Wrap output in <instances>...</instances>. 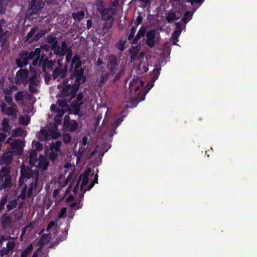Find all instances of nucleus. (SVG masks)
<instances>
[{
  "mask_svg": "<svg viewBox=\"0 0 257 257\" xmlns=\"http://www.w3.org/2000/svg\"><path fill=\"white\" fill-rule=\"evenodd\" d=\"M81 65L80 57L75 55L69 69V78L64 79L63 82L58 85V88L61 89L62 95L70 96L69 100L74 98L80 85L86 81L84 71L81 67Z\"/></svg>",
  "mask_w": 257,
  "mask_h": 257,
  "instance_id": "1",
  "label": "nucleus"
},
{
  "mask_svg": "<svg viewBox=\"0 0 257 257\" xmlns=\"http://www.w3.org/2000/svg\"><path fill=\"white\" fill-rule=\"evenodd\" d=\"M98 11L100 13L102 20L104 21L102 29L103 31H107L112 27L113 22V16L116 14V10L112 8H108L102 9L98 8Z\"/></svg>",
  "mask_w": 257,
  "mask_h": 257,
  "instance_id": "2",
  "label": "nucleus"
},
{
  "mask_svg": "<svg viewBox=\"0 0 257 257\" xmlns=\"http://www.w3.org/2000/svg\"><path fill=\"white\" fill-rule=\"evenodd\" d=\"M20 174L21 176L18 181V186L19 187H21L24 185L25 180L27 181L28 179L34 177L36 183L39 179V172L38 171H34L31 169V167H25L24 164L21 167Z\"/></svg>",
  "mask_w": 257,
  "mask_h": 257,
  "instance_id": "3",
  "label": "nucleus"
},
{
  "mask_svg": "<svg viewBox=\"0 0 257 257\" xmlns=\"http://www.w3.org/2000/svg\"><path fill=\"white\" fill-rule=\"evenodd\" d=\"M10 173L9 167H3L0 170V190L12 186V179Z\"/></svg>",
  "mask_w": 257,
  "mask_h": 257,
  "instance_id": "4",
  "label": "nucleus"
},
{
  "mask_svg": "<svg viewBox=\"0 0 257 257\" xmlns=\"http://www.w3.org/2000/svg\"><path fill=\"white\" fill-rule=\"evenodd\" d=\"M38 31V28L37 27L32 28L25 37V42L28 43L37 42L48 32L47 30L42 29L34 36Z\"/></svg>",
  "mask_w": 257,
  "mask_h": 257,
  "instance_id": "5",
  "label": "nucleus"
},
{
  "mask_svg": "<svg viewBox=\"0 0 257 257\" xmlns=\"http://www.w3.org/2000/svg\"><path fill=\"white\" fill-rule=\"evenodd\" d=\"M38 31V28L37 27L32 28L25 37V42L28 43L37 42L48 32L47 30L42 29L34 36Z\"/></svg>",
  "mask_w": 257,
  "mask_h": 257,
  "instance_id": "6",
  "label": "nucleus"
},
{
  "mask_svg": "<svg viewBox=\"0 0 257 257\" xmlns=\"http://www.w3.org/2000/svg\"><path fill=\"white\" fill-rule=\"evenodd\" d=\"M29 71L27 69H20L16 74L15 83L17 85L23 84L26 85L28 83Z\"/></svg>",
  "mask_w": 257,
  "mask_h": 257,
  "instance_id": "7",
  "label": "nucleus"
},
{
  "mask_svg": "<svg viewBox=\"0 0 257 257\" xmlns=\"http://www.w3.org/2000/svg\"><path fill=\"white\" fill-rule=\"evenodd\" d=\"M68 72L67 65L65 64L63 67H56L52 71V76L54 80L58 79V81L63 80Z\"/></svg>",
  "mask_w": 257,
  "mask_h": 257,
  "instance_id": "8",
  "label": "nucleus"
},
{
  "mask_svg": "<svg viewBox=\"0 0 257 257\" xmlns=\"http://www.w3.org/2000/svg\"><path fill=\"white\" fill-rule=\"evenodd\" d=\"M43 0H31L29 3L31 14H37L44 6Z\"/></svg>",
  "mask_w": 257,
  "mask_h": 257,
  "instance_id": "9",
  "label": "nucleus"
},
{
  "mask_svg": "<svg viewBox=\"0 0 257 257\" xmlns=\"http://www.w3.org/2000/svg\"><path fill=\"white\" fill-rule=\"evenodd\" d=\"M19 58L16 59V64L18 67L23 68L28 64L29 59L28 57V51H23L19 53Z\"/></svg>",
  "mask_w": 257,
  "mask_h": 257,
  "instance_id": "10",
  "label": "nucleus"
},
{
  "mask_svg": "<svg viewBox=\"0 0 257 257\" xmlns=\"http://www.w3.org/2000/svg\"><path fill=\"white\" fill-rule=\"evenodd\" d=\"M145 83L143 81L140 80L138 77L134 76L133 79L129 83V89L131 91L134 90L135 92H137L140 87H143Z\"/></svg>",
  "mask_w": 257,
  "mask_h": 257,
  "instance_id": "11",
  "label": "nucleus"
},
{
  "mask_svg": "<svg viewBox=\"0 0 257 257\" xmlns=\"http://www.w3.org/2000/svg\"><path fill=\"white\" fill-rule=\"evenodd\" d=\"M22 142L20 140H15L10 144L12 152L17 155L22 154L23 148L22 146Z\"/></svg>",
  "mask_w": 257,
  "mask_h": 257,
  "instance_id": "12",
  "label": "nucleus"
},
{
  "mask_svg": "<svg viewBox=\"0 0 257 257\" xmlns=\"http://www.w3.org/2000/svg\"><path fill=\"white\" fill-rule=\"evenodd\" d=\"M56 63V59L54 60H49V58L44 57L43 62L42 63L43 72H50L53 70V67Z\"/></svg>",
  "mask_w": 257,
  "mask_h": 257,
  "instance_id": "13",
  "label": "nucleus"
},
{
  "mask_svg": "<svg viewBox=\"0 0 257 257\" xmlns=\"http://www.w3.org/2000/svg\"><path fill=\"white\" fill-rule=\"evenodd\" d=\"M156 36V32L155 30H151L149 31L146 35V45L150 48H153L155 45V38Z\"/></svg>",
  "mask_w": 257,
  "mask_h": 257,
  "instance_id": "14",
  "label": "nucleus"
},
{
  "mask_svg": "<svg viewBox=\"0 0 257 257\" xmlns=\"http://www.w3.org/2000/svg\"><path fill=\"white\" fill-rule=\"evenodd\" d=\"M153 85L148 84L142 90H141L138 94L137 99L139 102L145 100L146 94L152 88Z\"/></svg>",
  "mask_w": 257,
  "mask_h": 257,
  "instance_id": "15",
  "label": "nucleus"
},
{
  "mask_svg": "<svg viewBox=\"0 0 257 257\" xmlns=\"http://www.w3.org/2000/svg\"><path fill=\"white\" fill-rule=\"evenodd\" d=\"M2 226L3 228L6 229L9 227L12 223V217L6 214H3L1 217Z\"/></svg>",
  "mask_w": 257,
  "mask_h": 257,
  "instance_id": "16",
  "label": "nucleus"
},
{
  "mask_svg": "<svg viewBox=\"0 0 257 257\" xmlns=\"http://www.w3.org/2000/svg\"><path fill=\"white\" fill-rule=\"evenodd\" d=\"M110 75L109 71L102 70L100 74V81L98 84V86L101 87L105 84L107 82Z\"/></svg>",
  "mask_w": 257,
  "mask_h": 257,
  "instance_id": "17",
  "label": "nucleus"
},
{
  "mask_svg": "<svg viewBox=\"0 0 257 257\" xmlns=\"http://www.w3.org/2000/svg\"><path fill=\"white\" fill-rule=\"evenodd\" d=\"M83 104V102H80L74 99L71 103V106L73 111V113L75 115H79L80 107Z\"/></svg>",
  "mask_w": 257,
  "mask_h": 257,
  "instance_id": "18",
  "label": "nucleus"
},
{
  "mask_svg": "<svg viewBox=\"0 0 257 257\" xmlns=\"http://www.w3.org/2000/svg\"><path fill=\"white\" fill-rule=\"evenodd\" d=\"M50 129L47 130L44 128L41 130L38 135V139L41 141H46L50 139Z\"/></svg>",
  "mask_w": 257,
  "mask_h": 257,
  "instance_id": "19",
  "label": "nucleus"
},
{
  "mask_svg": "<svg viewBox=\"0 0 257 257\" xmlns=\"http://www.w3.org/2000/svg\"><path fill=\"white\" fill-rule=\"evenodd\" d=\"M37 152L36 150H32L30 151L29 154V165L31 168H33L35 166V164L38 162Z\"/></svg>",
  "mask_w": 257,
  "mask_h": 257,
  "instance_id": "20",
  "label": "nucleus"
},
{
  "mask_svg": "<svg viewBox=\"0 0 257 257\" xmlns=\"http://www.w3.org/2000/svg\"><path fill=\"white\" fill-rule=\"evenodd\" d=\"M16 105H10V106L6 108V104L2 105V112L5 113L7 115H13L14 112H18L17 108H15Z\"/></svg>",
  "mask_w": 257,
  "mask_h": 257,
  "instance_id": "21",
  "label": "nucleus"
},
{
  "mask_svg": "<svg viewBox=\"0 0 257 257\" xmlns=\"http://www.w3.org/2000/svg\"><path fill=\"white\" fill-rule=\"evenodd\" d=\"M29 90L31 93H36L38 92V89L35 86L39 85L40 81L38 79L28 80Z\"/></svg>",
  "mask_w": 257,
  "mask_h": 257,
  "instance_id": "22",
  "label": "nucleus"
},
{
  "mask_svg": "<svg viewBox=\"0 0 257 257\" xmlns=\"http://www.w3.org/2000/svg\"><path fill=\"white\" fill-rule=\"evenodd\" d=\"M45 41L48 44H51L52 49H55L57 48L58 41L55 36L52 35H48L45 38Z\"/></svg>",
  "mask_w": 257,
  "mask_h": 257,
  "instance_id": "23",
  "label": "nucleus"
},
{
  "mask_svg": "<svg viewBox=\"0 0 257 257\" xmlns=\"http://www.w3.org/2000/svg\"><path fill=\"white\" fill-rule=\"evenodd\" d=\"M62 145V142L60 141H57L55 142H52L49 145V148L50 151H54L61 153V146Z\"/></svg>",
  "mask_w": 257,
  "mask_h": 257,
  "instance_id": "24",
  "label": "nucleus"
},
{
  "mask_svg": "<svg viewBox=\"0 0 257 257\" xmlns=\"http://www.w3.org/2000/svg\"><path fill=\"white\" fill-rule=\"evenodd\" d=\"M10 120L7 118H4L2 121V130L5 133H10L12 126L9 124Z\"/></svg>",
  "mask_w": 257,
  "mask_h": 257,
  "instance_id": "25",
  "label": "nucleus"
},
{
  "mask_svg": "<svg viewBox=\"0 0 257 257\" xmlns=\"http://www.w3.org/2000/svg\"><path fill=\"white\" fill-rule=\"evenodd\" d=\"M146 32V29L143 27H142L139 30L135 38L132 41V44H137L139 40H140L142 37H143Z\"/></svg>",
  "mask_w": 257,
  "mask_h": 257,
  "instance_id": "26",
  "label": "nucleus"
},
{
  "mask_svg": "<svg viewBox=\"0 0 257 257\" xmlns=\"http://www.w3.org/2000/svg\"><path fill=\"white\" fill-rule=\"evenodd\" d=\"M50 109L51 111L57 113L56 115L60 117H62V116L66 112V111L64 110V109L62 107H58L56 105L54 104L51 105Z\"/></svg>",
  "mask_w": 257,
  "mask_h": 257,
  "instance_id": "27",
  "label": "nucleus"
},
{
  "mask_svg": "<svg viewBox=\"0 0 257 257\" xmlns=\"http://www.w3.org/2000/svg\"><path fill=\"white\" fill-rule=\"evenodd\" d=\"M84 12L83 10L78 11L72 14V18L75 21L79 22L83 19Z\"/></svg>",
  "mask_w": 257,
  "mask_h": 257,
  "instance_id": "28",
  "label": "nucleus"
},
{
  "mask_svg": "<svg viewBox=\"0 0 257 257\" xmlns=\"http://www.w3.org/2000/svg\"><path fill=\"white\" fill-rule=\"evenodd\" d=\"M48 164V163L44 160H38L34 167H36L37 169H41L42 171H45L47 169Z\"/></svg>",
  "mask_w": 257,
  "mask_h": 257,
  "instance_id": "29",
  "label": "nucleus"
},
{
  "mask_svg": "<svg viewBox=\"0 0 257 257\" xmlns=\"http://www.w3.org/2000/svg\"><path fill=\"white\" fill-rule=\"evenodd\" d=\"M18 204V199H15L8 201V203L6 205L7 212H10L13 209L15 208Z\"/></svg>",
  "mask_w": 257,
  "mask_h": 257,
  "instance_id": "30",
  "label": "nucleus"
},
{
  "mask_svg": "<svg viewBox=\"0 0 257 257\" xmlns=\"http://www.w3.org/2000/svg\"><path fill=\"white\" fill-rule=\"evenodd\" d=\"M44 55H39L34 59L32 65L34 66L42 67V63L44 59Z\"/></svg>",
  "mask_w": 257,
  "mask_h": 257,
  "instance_id": "31",
  "label": "nucleus"
},
{
  "mask_svg": "<svg viewBox=\"0 0 257 257\" xmlns=\"http://www.w3.org/2000/svg\"><path fill=\"white\" fill-rule=\"evenodd\" d=\"M41 48H37L34 51H31L30 53L28 52V57L29 60L35 59V57L40 55Z\"/></svg>",
  "mask_w": 257,
  "mask_h": 257,
  "instance_id": "32",
  "label": "nucleus"
},
{
  "mask_svg": "<svg viewBox=\"0 0 257 257\" xmlns=\"http://www.w3.org/2000/svg\"><path fill=\"white\" fill-rule=\"evenodd\" d=\"M89 175V172L88 171H86L83 176H82V182L80 186L81 190H83V188L86 186L89 182L88 176Z\"/></svg>",
  "mask_w": 257,
  "mask_h": 257,
  "instance_id": "33",
  "label": "nucleus"
},
{
  "mask_svg": "<svg viewBox=\"0 0 257 257\" xmlns=\"http://www.w3.org/2000/svg\"><path fill=\"white\" fill-rule=\"evenodd\" d=\"M68 230H65L64 231L62 232V234L60 235L55 240V242H54V244L55 245H58L60 242L63 241V240H65L67 238V236L68 234Z\"/></svg>",
  "mask_w": 257,
  "mask_h": 257,
  "instance_id": "34",
  "label": "nucleus"
},
{
  "mask_svg": "<svg viewBox=\"0 0 257 257\" xmlns=\"http://www.w3.org/2000/svg\"><path fill=\"white\" fill-rule=\"evenodd\" d=\"M67 127L71 132H74L78 128V123L75 120L70 121L67 125Z\"/></svg>",
  "mask_w": 257,
  "mask_h": 257,
  "instance_id": "35",
  "label": "nucleus"
},
{
  "mask_svg": "<svg viewBox=\"0 0 257 257\" xmlns=\"http://www.w3.org/2000/svg\"><path fill=\"white\" fill-rule=\"evenodd\" d=\"M8 196L5 194L3 195L0 199V213L4 209L6 204L8 202Z\"/></svg>",
  "mask_w": 257,
  "mask_h": 257,
  "instance_id": "36",
  "label": "nucleus"
},
{
  "mask_svg": "<svg viewBox=\"0 0 257 257\" xmlns=\"http://www.w3.org/2000/svg\"><path fill=\"white\" fill-rule=\"evenodd\" d=\"M24 130L20 127L14 129L12 132V136L15 137H22L24 134Z\"/></svg>",
  "mask_w": 257,
  "mask_h": 257,
  "instance_id": "37",
  "label": "nucleus"
},
{
  "mask_svg": "<svg viewBox=\"0 0 257 257\" xmlns=\"http://www.w3.org/2000/svg\"><path fill=\"white\" fill-rule=\"evenodd\" d=\"M179 19V17H177L176 13L174 12H169L166 17V20L169 23H171Z\"/></svg>",
  "mask_w": 257,
  "mask_h": 257,
  "instance_id": "38",
  "label": "nucleus"
},
{
  "mask_svg": "<svg viewBox=\"0 0 257 257\" xmlns=\"http://www.w3.org/2000/svg\"><path fill=\"white\" fill-rule=\"evenodd\" d=\"M54 128L50 129V139H57L60 136V133L59 132H57L55 130L57 129V126L55 125H54Z\"/></svg>",
  "mask_w": 257,
  "mask_h": 257,
  "instance_id": "39",
  "label": "nucleus"
},
{
  "mask_svg": "<svg viewBox=\"0 0 257 257\" xmlns=\"http://www.w3.org/2000/svg\"><path fill=\"white\" fill-rule=\"evenodd\" d=\"M19 122L20 124L26 126L29 124L30 122V117L28 116L23 117V116H20L19 118Z\"/></svg>",
  "mask_w": 257,
  "mask_h": 257,
  "instance_id": "40",
  "label": "nucleus"
},
{
  "mask_svg": "<svg viewBox=\"0 0 257 257\" xmlns=\"http://www.w3.org/2000/svg\"><path fill=\"white\" fill-rule=\"evenodd\" d=\"M33 249V246L32 244L31 243L22 252L21 257H27L30 253L32 251Z\"/></svg>",
  "mask_w": 257,
  "mask_h": 257,
  "instance_id": "41",
  "label": "nucleus"
},
{
  "mask_svg": "<svg viewBox=\"0 0 257 257\" xmlns=\"http://www.w3.org/2000/svg\"><path fill=\"white\" fill-rule=\"evenodd\" d=\"M38 182L36 183V181L34 179V181H33L29 185V189L27 192V196L30 198L32 195L33 190L36 188Z\"/></svg>",
  "mask_w": 257,
  "mask_h": 257,
  "instance_id": "42",
  "label": "nucleus"
},
{
  "mask_svg": "<svg viewBox=\"0 0 257 257\" xmlns=\"http://www.w3.org/2000/svg\"><path fill=\"white\" fill-rule=\"evenodd\" d=\"M109 63L110 65L118 66L119 61L117 57L114 55H110L108 57Z\"/></svg>",
  "mask_w": 257,
  "mask_h": 257,
  "instance_id": "43",
  "label": "nucleus"
},
{
  "mask_svg": "<svg viewBox=\"0 0 257 257\" xmlns=\"http://www.w3.org/2000/svg\"><path fill=\"white\" fill-rule=\"evenodd\" d=\"M68 51L67 43L65 41H63L61 43V47H60V57H64Z\"/></svg>",
  "mask_w": 257,
  "mask_h": 257,
  "instance_id": "44",
  "label": "nucleus"
},
{
  "mask_svg": "<svg viewBox=\"0 0 257 257\" xmlns=\"http://www.w3.org/2000/svg\"><path fill=\"white\" fill-rule=\"evenodd\" d=\"M161 68L159 67H156L154 69L152 73V77L151 80L154 82L159 77V76L160 74V71Z\"/></svg>",
  "mask_w": 257,
  "mask_h": 257,
  "instance_id": "45",
  "label": "nucleus"
},
{
  "mask_svg": "<svg viewBox=\"0 0 257 257\" xmlns=\"http://www.w3.org/2000/svg\"><path fill=\"white\" fill-rule=\"evenodd\" d=\"M193 13H191L190 11H187L184 15L183 18L182 19V21L184 23H187L189 22L192 16Z\"/></svg>",
  "mask_w": 257,
  "mask_h": 257,
  "instance_id": "46",
  "label": "nucleus"
},
{
  "mask_svg": "<svg viewBox=\"0 0 257 257\" xmlns=\"http://www.w3.org/2000/svg\"><path fill=\"white\" fill-rule=\"evenodd\" d=\"M24 98L23 91L17 92L15 95V99L17 102L22 101Z\"/></svg>",
  "mask_w": 257,
  "mask_h": 257,
  "instance_id": "47",
  "label": "nucleus"
},
{
  "mask_svg": "<svg viewBox=\"0 0 257 257\" xmlns=\"http://www.w3.org/2000/svg\"><path fill=\"white\" fill-rule=\"evenodd\" d=\"M3 159L7 164H9L13 161V156L12 154L6 153L3 155Z\"/></svg>",
  "mask_w": 257,
  "mask_h": 257,
  "instance_id": "48",
  "label": "nucleus"
},
{
  "mask_svg": "<svg viewBox=\"0 0 257 257\" xmlns=\"http://www.w3.org/2000/svg\"><path fill=\"white\" fill-rule=\"evenodd\" d=\"M8 3H6V0H0V14H3L5 13Z\"/></svg>",
  "mask_w": 257,
  "mask_h": 257,
  "instance_id": "49",
  "label": "nucleus"
},
{
  "mask_svg": "<svg viewBox=\"0 0 257 257\" xmlns=\"http://www.w3.org/2000/svg\"><path fill=\"white\" fill-rule=\"evenodd\" d=\"M59 153V152L51 151L48 156L49 159L52 162H54L57 160Z\"/></svg>",
  "mask_w": 257,
  "mask_h": 257,
  "instance_id": "50",
  "label": "nucleus"
},
{
  "mask_svg": "<svg viewBox=\"0 0 257 257\" xmlns=\"http://www.w3.org/2000/svg\"><path fill=\"white\" fill-rule=\"evenodd\" d=\"M31 70V75L29 77H28V80H35L37 79V72L35 69L33 68L30 66Z\"/></svg>",
  "mask_w": 257,
  "mask_h": 257,
  "instance_id": "51",
  "label": "nucleus"
},
{
  "mask_svg": "<svg viewBox=\"0 0 257 257\" xmlns=\"http://www.w3.org/2000/svg\"><path fill=\"white\" fill-rule=\"evenodd\" d=\"M63 141L65 144H68L71 141L72 137L68 134H64L62 135Z\"/></svg>",
  "mask_w": 257,
  "mask_h": 257,
  "instance_id": "52",
  "label": "nucleus"
},
{
  "mask_svg": "<svg viewBox=\"0 0 257 257\" xmlns=\"http://www.w3.org/2000/svg\"><path fill=\"white\" fill-rule=\"evenodd\" d=\"M136 30H137V26L132 27V28L130 30V33L129 34V35L127 37V40L128 41L133 40L135 34L136 32Z\"/></svg>",
  "mask_w": 257,
  "mask_h": 257,
  "instance_id": "53",
  "label": "nucleus"
},
{
  "mask_svg": "<svg viewBox=\"0 0 257 257\" xmlns=\"http://www.w3.org/2000/svg\"><path fill=\"white\" fill-rule=\"evenodd\" d=\"M66 53L67 54L66 55V64H67V63H69L70 61L71 63L72 62L73 57L72 58L73 53L72 51L70 49H69V51Z\"/></svg>",
  "mask_w": 257,
  "mask_h": 257,
  "instance_id": "54",
  "label": "nucleus"
},
{
  "mask_svg": "<svg viewBox=\"0 0 257 257\" xmlns=\"http://www.w3.org/2000/svg\"><path fill=\"white\" fill-rule=\"evenodd\" d=\"M126 42V40L119 41L116 44V48L120 51H122L124 49V45Z\"/></svg>",
  "mask_w": 257,
  "mask_h": 257,
  "instance_id": "55",
  "label": "nucleus"
},
{
  "mask_svg": "<svg viewBox=\"0 0 257 257\" xmlns=\"http://www.w3.org/2000/svg\"><path fill=\"white\" fill-rule=\"evenodd\" d=\"M27 186L25 185L22 189V190L20 194V196L22 199L24 200L26 198V194H27Z\"/></svg>",
  "mask_w": 257,
  "mask_h": 257,
  "instance_id": "56",
  "label": "nucleus"
},
{
  "mask_svg": "<svg viewBox=\"0 0 257 257\" xmlns=\"http://www.w3.org/2000/svg\"><path fill=\"white\" fill-rule=\"evenodd\" d=\"M43 73L44 74L45 82L47 84H48L51 77H52V74H50L49 72L48 71H45Z\"/></svg>",
  "mask_w": 257,
  "mask_h": 257,
  "instance_id": "57",
  "label": "nucleus"
},
{
  "mask_svg": "<svg viewBox=\"0 0 257 257\" xmlns=\"http://www.w3.org/2000/svg\"><path fill=\"white\" fill-rule=\"evenodd\" d=\"M57 102L60 107H63L67 105V101L66 99H58L57 101Z\"/></svg>",
  "mask_w": 257,
  "mask_h": 257,
  "instance_id": "58",
  "label": "nucleus"
},
{
  "mask_svg": "<svg viewBox=\"0 0 257 257\" xmlns=\"http://www.w3.org/2000/svg\"><path fill=\"white\" fill-rule=\"evenodd\" d=\"M16 243L14 241H8L7 243L6 247L10 250V251H12L14 247H15Z\"/></svg>",
  "mask_w": 257,
  "mask_h": 257,
  "instance_id": "59",
  "label": "nucleus"
},
{
  "mask_svg": "<svg viewBox=\"0 0 257 257\" xmlns=\"http://www.w3.org/2000/svg\"><path fill=\"white\" fill-rule=\"evenodd\" d=\"M9 252L10 250L6 247H4L0 250V256L3 257L8 255Z\"/></svg>",
  "mask_w": 257,
  "mask_h": 257,
  "instance_id": "60",
  "label": "nucleus"
},
{
  "mask_svg": "<svg viewBox=\"0 0 257 257\" xmlns=\"http://www.w3.org/2000/svg\"><path fill=\"white\" fill-rule=\"evenodd\" d=\"M138 2L142 3L143 4V7L146 8V7H150L152 0H137Z\"/></svg>",
  "mask_w": 257,
  "mask_h": 257,
  "instance_id": "61",
  "label": "nucleus"
},
{
  "mask_svg": "<svg viewBox=\"0 0 257 257\" xmlns=\"http://www.w3.org/2000/svg\"><path fill=\"white\" fill-rule=\"evenodd\" d=\"M4 99L6 102L8 103L10 105H15L14 103L13 102V98L12 96L5 95Z\"/></svg>",
  "mask_w": 257,
  "mask_h": 257,
  "instance_id": "62",
  "label": "nucleus"
},
{
  "mask_svg": "<svg viewBox=\"0 0 257 257\" xmlns=\"http://www.w3.org/2000/svg\"><path fill=\"white\" fill-rule=\"evenodd\" d=\"M117 69H118V66L110 65V67L109 69V72L110 74H111L112 75V76H113L115 74Z\"/></svg>",
  "mask_w": 257,
  "mask_h": 257,
  "instance_id": "63",
  "label": "nucleus"
},
{
  "mask_svg": "<svg viewBox=\"0 0 257 257\" xmlns=\"http://www.w3.org/2000/svg\"><path fill=\"white\" fill-rule=\"evenodd\" d=\"M66 214V208L63 207L58 214V218L60 219L63 218Z\"/></svg>",
  "mask_w": 257,
  "mask_h": 257,
  "instance_id": "64",
  "label": "nucleus"
}]
</instances>
